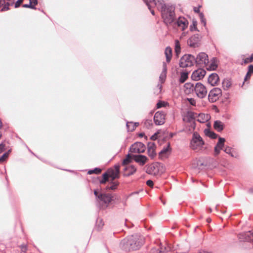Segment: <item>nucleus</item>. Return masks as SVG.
Wrapping results in <instances>:
<instances>
[{"label":"nucleus","instance_id":"62","mask_svg":"<svg viewBox=\"0 0 253 253\" xmlns=\"http://www.w3.org/2000/svg\"><path fill=\"white\" fill-rule=\"evenodd\" d=\"M162 202H163V204L165 205V202H164L163 201H162Z\"/></svg>","mask_w":253,"mask_h":253},{"label":"nucleus","instance_id":"8","mask_svg":"<svg viewBox=\"0 0 253 253\" xmlns=\"http://www.w3.org/2000/svg\"><path fill=\"white\" fill-rule=\"evenodd\" d=\"M222 91L220 88L214 87L209 92L208 99L210 102L213 103L216 101L221 96Z\"/></svg>","mask_w":253,"mask_h":253},{"label":"nucleus","instance_id":"11","mask_svg":"<svg viewBox=\"0 0 253 253\" xmlns=\"http://www.w3.org/2000/svg\"><path fill=\"white\" fill-rule=\"evenodd\" d=\"M165 115L163 112H157L154 117V121L156 125H162L165 123Z\"/></svg>","mask_w":253,"mask_h":253},{"label":"nucleus","instance_id":"19","mask_svg":"<svg viewBox=\"0 0 253 253\" xmlns=\"http://www.w3.org/2000/svg\"><path fill=\"white\" fill-rule=\"evenodd\" d=\"M147 172L153 175H156L158 172V168L157 164L150 165L147 169Z\"/></svg>","mask_w":253,"mask_h":253},{"label":"nucleus","instance_id":"38","mask_svg":"<svg viewBox=\"0 0 253 253\" xmlns=\"http://www.w3.org/2000/svg\"><path fill=\"white\" fill-rule=\"evenodd\" d=\"M152 125V122L151 120H146L144 122V126L147 128H149Z\"/></svg>","mask_w":253,"mask_h":253},{"label":"nucleus","instance_id":"54","mask_svg":"<svg viewBox=\"0 0 253 253\" xmlns=\"http://www.w3.org/2000/svg\"><path fill=\"white\" fill-rule=\"evenodd\" d=\"M201 19V22H202V23H203L204 26H206V19H205V18L204 17L202 19Z\"/></svg>","mask_w":253,"mask_h":253},{"label":"nucleus","instance_id":"59","mask_svg":"<svg viewBox=\"0 0 253 253\" xmlns=\"http://www.w3.org/2000/svg\"><path fill=\"white\" fill-rule=\"evenodd\" d=\"M138 193V192H137H137H134V193H132V194H137Z\"/></svg>","mask_w":253,"mask_h":253},{"label":"nucleus","instance_id":"60","mask_svg":"<svg viewBox=\"0 0 253 253\" xmlns=\"http://www.w3.org/2000/svg\"><path fill=\"white\" fill-rule=\"evenodd\" d=\"M209 211H210V212H211V208H209Z\"/></svg>","mask_w":253,"mask_h":253},{"label":"nucleus","instance_id":"27","mask_svg":"<svg viewBox=\"0 0 253 253\" xmlns=\"http://www.w3.org/2000/svg\"><path fill=\"white\" fill-rule=\"evenodd\" d=\"M139 125V123L127 122L126 126L128 131H132Z\"/></svg>","mask_w":253,"mask_h":253},{"label":"nucleus","instance_id":"58","mask_svg":"<svg viewBox=\"0 0 253 253\" xmlns=\"http://www.w3.org/2000/svg\"><path fill=\"white\" fill-rule=\"evenodd\" d=\"M143 135H144V133H140V134H139V136H140V137H142Z\"/></svg>","mask_w":253,"mask_h":253},{"label":"nucleus","instance_id":"57","mask_svg":"<svg viewBox=\"0 0 253 253\" xmlns=\"http://www.w3.org/2000/svg\"><path fill=\"white\" fill-rule=\"evenodd\" d=\"M1 126H2V123H1V120H0V128L1 127Z\"/></svg>","mask_w":253,"mask_h":253},{"label":"nucleus","instance_id":"61","mask_svg":"<svg viewBox=\"0 0 253 253\" xmlns=\"http://www.w3.org/2000/svg\"><path fill=\"white\" fill-rule=\"evenodd\" d=\"M252 194L253 195V191H250Z\"/></svg>","mask_w":253,"mask_h":253},{"label":"nucleus","instance_id":"63","mask_svg":"<svg viewBox=\"0 0 253 253\" xmlns=\"http://www.w3.org/2000/svg\"><path fill=\"white\" fill-rule=\"evenodd\" d=\"M157 253H161V251H159V252H158Z\"/></svg>","mask_w":253,"mask_h":253},{"label":"nucleus","instance_id":"48","mask_svg":"<svg viewBox=\"0 0 253 253\" xmlns=\"http://www.w3.org/2000/svg\"><path fill=\"white\" fill-rule=\"evenodd\" d=\"M146 184L150 187H152L153 185V182L151 180H148L146 181Z\"/></svg>","mask_w":253,"mask_h":253},{"label":"nucleus","instance_id":"39","mask_svg":"<svg viewBox=\"0 0 253 253\" xmlns=\"http://www.w3.org/2000/svg\"><path fill=\"white\" fill-rule=\"evenodd\" d=\"M167 105H168V103L165 102L164 101H159L157 103V108H161L162 107H165V106H166Z\"/></svg>","mask_w":253,"mask_h":253},{"label":"nucleus","instance_id":"53","mask_svg":"<svg viewBox=\"0 0 253 253\" xmlns=\"http://www.w3.org/2000/svg\"><path fill=\"white\" fill-rule=\"evenodd\" d=\"M151 139L153 140H155L157 139V134L156 133H155L154 135H153L151 137Z\"/></svg>","mask_w":253,"mask_h":253},{"label":"nucleus","instance_id":"12","mask_svg":"<svg viewBox=\"0 0 253 253\" xmlns=\"http://www.w3.org/2000/svg\"><path fill=\"white\" fill-rule=\"evenodd\" d=\"M187 20L183 17H179L178 19L174 21L173 25H177L181 30L184 31L188 25Z\"/></svg>","mask_w":253,"mask_h":253},{"label":"nucleus","instance_id":"9","mask_svg":"<svg viewBox=\"0 0 253 253\" xmlns=\"http://www.w3.org/2000/svg\"><path fill=\"white\" fill-rule=\"evenodd\" d=\"M195 63L200 67L206 66L209 63L208 55L204 52L199 53L195 58Z\"/></svg>","mask_w":253,"mask_h":253},{"label":"nucleus","instance_id":"14","mask_svg":"<svg viewBox=\"0 0 253 253\" xmlns=\"http://www.w3.org/2000/svg\"><path fill=\"white\" fill-rule=\"evenodd\" d=\"M200 38L198 34L191 36L187 41L188 45L192 47H196L199 46Z\"/></svg>","mask_w":253,"mask_h":253},{"label":"nucleus","instance_id":"3","mask_svg":"<svg viewBox=\"0 0 253 253\" xmlns=\"http://www.w3.org/2000/svg\"><path fill=\"white\" fill-rule=\"evenodd\" d=\"M159 2L160 6L158 9L161 11L164 23L167 26L173 25L175 20V7L172 5L168 4L166 5L165 3H162L161 0L159 1Z\"/></svg>","mask_w":253,"mask_h":253},{"label":"nucleus","instance_id":"17","mask_svg":"<svg viewBox=\"0 0 253 253\" xmlns=\"http://www.w3.org/2000/svg\"><path fill=\"white\" fill-rule=\"evenodd\" d=\"M132 157L134 160L140 166H143L148 160L145 156L142 155H133Z\"/></svg>","mask_w":253,"mask_h":253},{"label":"nucleus","instance_id":"24","mask_svg":"<svg viewBox=\"0 0 253 253\" xmlns=\"http://www.w3.org/2000/svg\"><path fill=\"white\" fill-rule=\"evenodd\" d=\"M196 114L192 112H188L186 116L185 117V119L186 120V121L189 123H192L194 122L195 118L196 117Z\"/></svg>","mask_w":253,"mask_h":253},{"label":"nucleus","instance_id":"34","mask_svg":"<svg viewBox=\"0 0 253 253\" xmlns=\"http://www.w3.org/2000/svg\"><path fill=\"white\" fill-rule=\"evenodd\" d=\"M10 152L9 150L0 157V163L4 162L8 158Z\"/></svg>","mask_w":253,"mask_h":253},{"label":"nucleus","instance_id":"10","mask_svg":"<svg viewBox=\"0 0 253 253\" xmlns=\"http://www.w3.org/2000/svg\"><path fill=\"white\" fill-rule=\"evenodd\" d=\"M146 149L145 145L140 142H137L131 145L129 148V152L133 153H143Z\"/></svg>","mask_w":253,"mask_h":253},{"label":"nucleus","instance_id":"32","mask_svg":"<svg viewBox=\"0 0 253 253\" xmlns=\"http://www.w3.org/2000/svg\"><path fill=\"white\" fill-rule=\"evenodd\" d=\"M188 76V74L187 72H182L180 74V76L179 78V82L180 83H183L185 82V81L187 79Z\"/></svg>","mask_w":253,"mask_h":253},{"label":"nucleus","instance_id":"28","mask_svg":"<svg viewBox=\"0 0 253 253\" xmlns=\"http://www.w3.org/2000/svg\"><path fill=\"white\" fill-rule=\"evenodd\" d=\"M170 150V143H168L166 146L164 147L162 150L159 152V156L162 157L166 155Z\"/></svg>","mask_w":253,"mask_h":253},{"label":"nucleus","instance_id":"56","mask_svg":"<svg viewBox=\"0 0 253 253\" xmlns=\"http://www.w3.org/2000/svg\"><path fill=\"white\" fill-rule=\"evenodd\" d=\"M151 7V5H150V7ZM151 11V13H152V14L153 15H155V12L153 10H152L151 8H150V9H149Z\"/></svg>","mask_w":253,"mask_h":253},{"label":"nucleus","instance_id":"33","mask_svg":"<svg viewBox=\"0 0 253 253\" xmlns=\"http://www.w3.org/2000/svg\"><path fill=\"white\" fill-rule=\"evenodd\" d=\"M125 169L128 171V173L127 174L128 175L133 174L136 170V168L132 165L127 166Z\"/></svg>","mask_w":253,"mask_h":253},{"label":"nucleus","instance_id":"41","mask_svg":"<svg viewBox=\"0 0 253 253\" xmlns=\"http://www.w3.org/2000/svg\"><path fill=\"white\" fill-rule=\"evenodd\" d=\"M253 61V53L252 54L251 56L250 57H248L244 59V64H248L249 63H251Z\"/></svg>","mask_w":253,"mask_h":253},{"label":"nucleus","instance_id":"35","mask_svg":"<svg viewBox=\"0 0 253 253\" xmlns=\"http://www.w3.org/2000/svg\"><path fill=\"white\" fill-rule=\"evenodd\" d=\"M175 51L177 55L180 52V43L178 42V41H175Z\"/></svg>","mask_w":253,"mask_h":253},{"label":"nucleus","instance_id":"40","mask_svg":"<svg viewBox=\"0 0 253 253\" xmlns=\"http://www.w3.org/2000/svg\"><path fill=\"white\" fill-rule=\"evenodd\" d=\"M167 73L162 72L160 77L159 80L161 83H163L165 81L166 78Z\"/></svg>","mask_w":253,"mask_h":253},{"label":"nucleus","instance_id":"30","mask_svg":"<svg viewBox=\"0 0 253 253\" xmlns=\"http://www.w3.org/2000/svg\"><path fill=\"white\" fill-rule=\"evenodd\" d=\"M222 84V87L225 90H228L231 85V82L229 80L226 79H224L223 80Z\"/></svg>","mask_w":253,"mask_h":253},{"label":"nucleus","instance_id":"18","mask_svg":"<svg viewBox=\"0 0 253 253\" xmlns=\"http://www.w3.org/2000/svg\"><path fill=\"white\" fill-rule=\"evenodd\" d=\"M219 82V77L216 73H212L208 78V83L212 86L216 85Z\"/></svg>","mask_w":253,"mask_h":253},{"label":"nucleus","instance_id":"16","mask_svg":"<svg viewBox=\"0 0 253 253\" xmlns=\"http://www.w3.org/2000/svg\"><path fill=\"white\" fill-rule=\"evenodd\" d=\"M147 147H148V150H147L148 155L152 159L154 158L156 155V153L155 152V147H156L155 144L152 142H148L147 144Z\"/></svg>","mask_w":253,"mask_h":253},{"label":"nucleus","instance_id":"55","mask_svg":"<svg viewBox=\"0 0 253 253\" xmlns=\"http://www.w3.org/2000/svg\"><path fill=\"white\" fill-rule=\"evenodd\" d=\"M199 16H200V19H202L204 17V15L203 13H200Z\"/></svg>","mask_w":253,"mask_h":253},{"label":"nucleus","instance_id":"26","mask_svg":"<svg viewBox=\"0 0 253 253\" xmlns=\"http://www.w3.org/2000/svg\"><path fill=\"white\" fill-rule=\"evenodd\" d=\"M209 119L210 116L209 115L205 114H200L199 115L198 121L200 123H204L208 121L209 120Z\"/></svg>","mask_w":253,"mask_h":253},{"label":"nucleus","instance_id":"25","mask_svg":"<svg viewBox=\"0 0 253 253\" xmlns=\"http://www.w3.org/2000/svg\"><path fill=\"white\" fill-rule=\"evenodd\" d=\"M165 53L166 57V61L168 63H169L171 60L172 56L171 48L170 47H166Z\"/></svg>","mask_w":253,"mask_h":253},{"label":"nucleus","instance_id":"31","mask_svg":"<svg viewBox=\"0 0 253 253\" xmlns=\"http://www.w3.org/2000/svg\"><path fill=\"white\" fill-rule=\"evenodd\" d=\"M205 133L206 136H209L212 139H215L217 137V134H216L213 131H211L209 129H206L205 130Z\"/></svg>","mask_w":253,"mask_h":253},{"label":"nucleus","instance_id":"2","mask_svg":"<svg viewBox=\"0 0 253 253\" xmlns=\"http://www.w3.org/2000/svg\"><path fill=\"white\" fill-rule=\"evenodd\" d=\"M143 243V237L135 234L124 239L120 243V247L126 251H134L139 249Z\"/></svg>","mask_w":253,"mask_h":253},{"label":"nucleus","instance_id":"4","mask_svg":"<svg viewBox=\"0 0 253 253\" xmlns=\"http://www.w3.org/2000/svg\"><path fill=\"white\" fill-rule=\"evenodd\" d=\"M94 194L96 198L97 205L100 209L106 208L114 200V197L110 193L104 191H94Z\"/></svg>","mask_w":253,"mask_h":253},{"label":"nucleus","instance_id":"23","mask_svg":"<svg viewBox=\"0 0 253 253\" xmlns=\"http://www.w3.org/2000/svg\"><path fill=\"white\" fill-rule=\"evenodd\" d=\"M9 3L6 2L5 0H0V10L1 11L9 9Z\"/></svg>","mask_w":253,"mask_h":253},{"label":"nucleus","instance_id":"21","mask_svg":"<svg viewBox=\"0 0 253 253\" xmlns=\"http://www.w3.org/2000/svg\"><path fill=\"white\" fill-rule=\"evenodd\" d=\"M213 127L218 132L221 131L224 128V124L220 121L217 120L214 122Z\"/></svg>","mask_w":253,"mask_h":253},{"label":"nucleus","instance_id":"22","mask_svg":"<svg viewBox=\"0 0 253 253\" xmlns=\"http://www.w3.org/2000/svg\"><path fill=\"white\" fill-rule=\"evenodd\" d=\"M195 85L191 83H187L184 84L185 91L187 93H190L194 91Z\"/></svg>","mask_w":253,"mask_h":253},{"label":"nucleus","instance_id":"49","mask_svg":"<svg viewBox=\"0 0 253 253\" xmlns=\"http://www.w3.org/2000/svg\"><path fill=\"white\" fill-rule=\"evenodd\" d=\"M198 253H212L211 252L206 251L205 250H201L199 251Z\"/></svg>","mask_w":253,"mask_h":253},{"label":"nucleus","instance_id":"47","mask_svg":"<svg viewBox=\"0 0 253 253\" xmlns=\"http://www.w3.org/2000/svg\"><path fill=\"white\" fill-rule=\"evenodd\" d=\"M5 144L3 143L0 144V153L5 149Z\"/></svg>","mask_w":253,"mask_h":253},{"label":"nucleus","instance_id":"29","mask_svg":"<svg viewBox=\"0 0 253 253\" xmlns=\"http://www.w3.org/2000/svg\"><path fill=\"white\" fill-rule=\"evenodd\" d=\"M253 73V65H250L248 67V71L244 78V82L247 81L251 77L252 74Z\"/></svg>","mask_w":253,"mask_h":253},{"label":"nucleus","instance_id":"46","mask_svg":"<svg viewBox=\"0 0 253 253\" xmlns=\"http://www.w3.org/2000/svg\"><path fill=\"white\" fill-rule=\"evenodd\" d=\"M22 1H23V0H17V1L15 3V8L18 7Z\"/></svg>","mask_w":253,"mask_h":253},{"label":"nucleus","instance_id":"7","mask_svg":"<svg viewBox=\"0 0 253 253\" xmlns=\"http://www.w3.org/2000/svg\"><path fill=\"white\" fill-rule=\"evenodd\" d=\"M194 92L197 96L200 98H204L207 94V89L201 83H197L195 84Z\"/></svg>","mask_w":253,"mask_h":253},{"label":"nucleus","instance_id":"15","mask_svg":"<svg viewBox=\"0 0 253 253\" xmlns=\"http://www.w3.org/2000/svg\"><path fill=\"white\" fill-rule=\"evenodd\" d=\"M225 141V138L219 137L218 141L214 148V155L215 156H217L220 153V150L223 149Z\"/></svg>","mask_w":253,"mask_h":253},{"label":"nucleus","instance_id":"52","mask_svg":"<svg viewBox=\"0 0 253 253\" xmlns=\"http://www.w3.org/2000/svg\"><path fill=\"white\" fill-rule=\"evenodd\" d=\"M201 6H199L198 7H195L194 8V11L196 13H200V7Z\"/></svg>","mask_w":253,"mask_h":253},{"label":"nucleus","instance_id":"13","mask_svg":"<svg viewBox=\"0 0 253 253\" xmlns=\"http://www.w3.org/2000/svg\"><path fill=\"white\" fill-rule=\"evenodd\" d=\"M206 72L202 69H198L194 71L191 75V78L194 81H199L203 79L205 76Z\"/></svg>","mask_w":253,"mask_h":253},{"label":"nucleus","instance_id":"50","mask_svg":"<svg viewBox=\"0 0 253 253\" xmlns=\"http://www.w3.org/2000/svg\"><path fill=\"white\" fill-rule=\"evenodd\" d=\"M21 250L24 252H25L27 250V246L25 245H22L21 246Z\"/></svg>","mask_w":253,"mask_h":253},{"label":"nucleus","instance_id":"1","mask_svg":"<svg viewBox=\"0 0 253 253\" xmlns=\"http://www.w3.org/2000/svg\"><path fill=\"white\" fill-rule=\"evenodd\" d=\"M120 166L115 165L113 168L109 169L102 174V179L100 180V184H104L109 182L108 189L106 190H115L119 185V182L115 179L119 177Z\"/></svg>","mask_w":253,"mask_h":253},{"label":"nucleus","instance_id":"42","mask_svg":"<svg viewBox=\"0 0 253 253\" xmlns=\"http://www.w3.org/2000/svg\"><path fill=\"white\" fill-rule=\"evenodd\" d=\"M231 150H232V148L231 147H230L229 146H226L225 147V148L224 149V151L226 153L230 155L231 157H234V156L231 152Z\"/></svg>","mask_w":253,"mask_h":253},{"label":"nucleus","instance_id":"36","mask_svg":"<svg viewBox=\"0 0 253 253\" xmlns=\"http://www.w3.org/2000/svg\"><path fill=\"white\" fill-rule=\"evenodd\" d=\"M131 158L132 156L130 154H127L126 158L124 160L123 164L126 165L129 163L131 162Z\"/></svg>","mask_w":253,"mask_h":253},{"label":"nucleus","instance_id":"44","mask_svg":"<svg viewBox=\"0 0 253 253\" xmlns=\"http://www.w3.org/2000/svg\"><path fill=\"white\" fill-rule=\"evenodd\" d=\"M167 66L165 62L163 63V71L162 72L167 73Z\"/></svg>","mask_w":253,"mask_h":253},{"label":"nucleus","instance_id":"6","mask_svg":"<svg viewBox=\"0 0 253 253\" xmlns=\"http://www.w3.org/2000/svg\"><path fill=\"white\" fill-rule=\"evenodd\" d=\"M195 57L191 54L183 55L180 60L179 66L181 68H186L193 66L195 63Z\"/></svg>","mask_w":253,"mask_h":253},{"label":"nucleus","instance_id":"37","mask_svg":"<svg viewBox=\"0 0 253 253\" xmlns=\"http://www.w3.org/2000/svg\"><path fill=\"white\" fill-rule=\"evenodd\" d=\"M101 171V169L99 168H95L94 169L89 170L88 171V174H91L93 173L99 174Z\"/></svg>","mask_w":253,"mask_h":253},{"label":"nucleus","instance_id":"43","mask_svg":"<svg viewBox=\"0 0 253 253\" xmlns=\"http://www.w3.org/2000/svg\"><path fill=\"white\" fill-rule=\"evenodd\" d=\"M23 7L25 8H30L31 9L36 8L35 6L34 5H32L30 2H29V4H25L23 5Z\"/></svg>","mask_w":253,"mask_h":253},{"label":"nucleus","instance_id":"51","mask_svg":"<svg viewBox=\"0 0 253 253\" xmlns=\"http://www.w3.org/2000/svg\"><path fill=\"white\" fill-rule=\"evenodd\" d=\"M30 2L31 3L32 5V4H34L33 5L35 6V5H37L38 3V1L37 0H30Z\"/></svg>","mask_w":253,"mask_h":253},{"label":"nucleus","instance_id":"20","mask_svg":"<svg viewBox=\"0 0 253 253\" xmlns=\"http://www.w3.org/2000/svg\"><path fill=\"white\" fill-rule=\"evenodd\" d=\"M251 235L250 231L249 232H243L239 234L238 238L241 241H248L250 240Z\"/></svg>","mask_w":253,"mask_h":253},{"label":"nucleus","instance_id":"5","mask_svg":"<svg viewBox=\"0 0 253 253\" xmlns=\"http://www.w3.org/2000/svg\"><path fill=\"white\" fill-rule=\"evenodd\" d=\"M205 143L198 133L194 132L190 143V147L192 150L198 152L202 150Z\"/></svg>","mask_w":253,"mask_h":253},{"label":"nucleus","instance_id":"45","mask_svg":"<svg viewBox=\"0 0 253 253\" xmlns=\"http://www.w3.org/2000/svg\"><path fill=\"white\" fill-rule=\"evenodd\" d=\"M196 24H197L196 22L193 21V25H191L190 27V29L191 31H193V29H196Z\"/></svg>","mask_w":253,"mask_h":253}]
</instances>
